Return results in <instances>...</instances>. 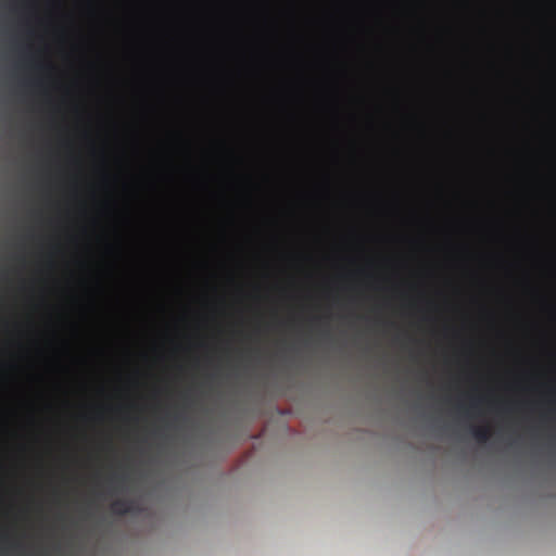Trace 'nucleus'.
Returning <instances> with one entry per match:
<instances>
[{
	"label": "nucleus",
	"instance_id": "nucleus-1",
	"mask_svg": "<svg viewBox=\"0 0 556 556\" xmlns=\"http://www.w3.org/2000/svg\"><path fill=\"white\" fill-rule=\"evenodd\" d=\"M110 508L113 514L124 516L135 510V502L127 498H116L111 503Z\"/></svg>",
	"mask_w": 556,
	"mask_h": 556
},
{
	"label": "nucleus",
	"instance_id": "nucleus-2",
	"mask_svg": "<svg viewBox=\"0 0 556 556\" xmlns=\"http://www.w3.org/2000/svg\"><path fill=\"white\" fill-rule=\"evenodd\" d=\"M470 433L479 443H486L492 434L489 426H471Z\"/></svg>",
	"mask_w": 556,
	"mask_h": 556
},
{
	"label": "nucleus",
	"instance_id": "nucleus-3",
	"mask_svg": "<svg viewBox=\"0 0 556 556\" xmlns=\"http://www.w3.org/2000/svg\"><path fill=\"white\" fill-rule=\"evenodd\" d=\"M478 403H479V401H477V400H472V401L470 402V407H471V408H476V407H477V405H478Z\"/></svg>",
	"mask_w": 556,
	"mask_h": 556
},
{
	"label": "nucleus",
	"instance_id": "nucleus-4",
	"mask_svg": "<svg viewBox=\"0 0 556 556\" xmlns=\"http://www.w3.org/2000/svg\"><path fill=\"white\" fill-rule=\"evenodd\" d=\"M111 480H112V481H121V477L112 476V477H111Z\"/></svg>",
	"mask_w": 556,
	"mask_h": 556
}]
</instances>
